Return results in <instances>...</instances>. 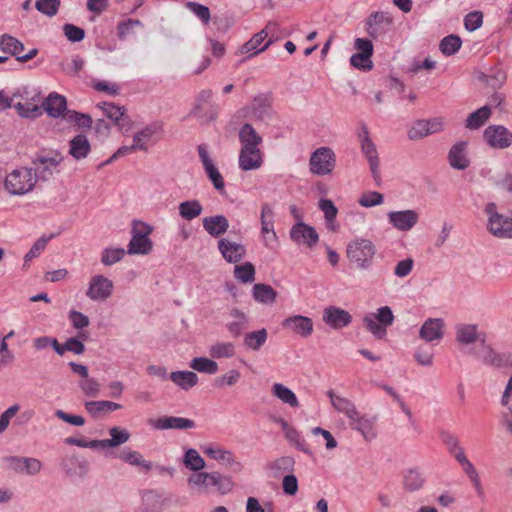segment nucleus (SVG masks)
Instances as JSON below:
<instances>
[{"instance_id": "6e6d98bb", "label": "nucleus", "mask_w": 512, "mask_h": 512, "mask_svg": "<svg viewBox=\"0 0 512 512\" xmlns=\"http://www.w3.org/2000/svg\"><path fill=\"white\" fill-rule=\"evenodd\" d=\"M213 358H231L235 355V346L231 342H218L210 347Z\"/></svg>"}, {"instance_id": "680f3d73", "label": "nucleus", "mask_w": 512, "mask_h": 512, "mask_svg": "<svg viewBox=\"0 0 512 512\" xmlns=\"http://www.w3.org/2000/svg\"><path fill=\"white\" fill-rule=\"evenodd\" d=\"M186 8L189 9L201 22L207 25L211 20L210 9L197 2H187Z\"/></svg>"}, {"instance_id": "8fccbe9b", "label": "nucleus", "mask_w": 512, "mask_h": 512, "mask_svg": "<svg viewBox=\"0 0 512 512\" xmlns=\"http://www.w3.org/2000/svg\"><path fill=\"white\" fill-rule=\"evenodd\" d=\"M189 366L200 373L213 375L218 372L217 362L206 357H196L192 359Z\"/></svg>"}, {"instance_id": "6ab92c4d", "label": "nucleus", "mask_w": 512, "mask_h": 512, "mask_svg": "<svg viewBox=\"0 0 512 512\" xmlns=\"http://www.w3.org/2000/svg\"><path fill=\"white\" fill-rule=\"evenodd\" d=\"M392 24V18L387 12L372 13L366 20V30L370 37L377 38Z\"/></svg>"}, {"instance_id": "49530a36", "label": "nucleus", "mask_w": 512, "mask_h": 512, "mask_svg": "<svg viewBox=\"0 0 512 512\" xmlns=\"http://www.w3.org/2000/svg\"><path fill=\"white\" fill-rule=\"evenodd\" d=\"M119 457L121 460L129 463L130 465L143 468L145 472H149L152 469V464L145 460L138 451L125 449L120 453Z\"/></svg>"}, {"instance_id": "de8ad7c7", "label": "nucleus", "mask_w": 512, "mask_h": 512, "mask_svg": "<svg viewBox=\"0 0 512 512\" xmlns=\"http://www.w3.org/2000/svg\"><path fill=\"white\" fill-rule=\"evenodd\" d=\"M183 464L189 470L198 473L201 472V470L205 467V460L200 456L196 449L189 448L185 452Z\"/></svg>"}, {"instance_id": "5701e85b", "label": "nucleus", "mask_w": 512, "mask_h": 512, "mask_svg": "<svg viewBox=\"0 0 512 512\" xmlns=\"http://www.w3.org/2000/svg\"><path fill=\"white\" fill-rule=\"evenodd\" d=\"M238 163L239 168L242 171L259 169L263 163V156L260 148H241Z\"/></svg>"}, {"instance_id": "6e6552de", "label": "nucleus", "mask_w": 512, "mask_h": 512, "mask_svg": "<svg viewBox=\"0 0 512 512\" xmlns=\"http://www.w3.org/2000/svg\"><path fill=\"white\" fill-rule=\"evenodd\" d=\"M486 143L494 149H506L512 145V132L503 125H490L483 133Z\"/></svg>"}, {"instance_id": "37998d69", "label": "nucleus", "mask_w": 512, "mask_h": 512, "mask_svg": "<svg viewBox=\"0 0 512 512\" xmlns=\"http://www.w3.org/2000/svg\"><path fill=\"white\" fill-rule=\"evenodd\" d=\"M271 392L273 396L278 398L282 403L289 405L290 407H299L298 399L295 393L281 383H275L272 386Z\"/></svg>"}, {"instance_id": "5fc2aeb1", "label": "nucleus", "mask_w": 512, "mask_h": 512, "mask_svg": "<svg viewBox=\"0 0 512 512\" xmlns=\"http://www.w3.org/2000/svg\"><path fill=\"white\" fill-rule=\"evenodd\" d=\"M136 28H143V23L138 19H126L117 24V36L120 40H125L134 33Z\"/></svg>"}, {"instance_id": "3c124183", "label": "nucleus", "mask_w": 512, "mask_h": 512, "mask_svg": "<svg viewBox=\"0 0 512 512\" xmlns=\"http://www.w3.org/2000/svg\"><path fill=\"white\" fill-rule=\"evenodd\" d=\"M461 45V38L458 35L451 34L440 41L439 49L444 55L451 56L461 48Z\"/></svg>"}, {"instance_id": "7ed1b4c3", "label": "nucleus", "mask_w": 512, "mask_h": 512, "mask_svg": "<svg viewBox=\"0 0 512 512\" xmlns=\"http://www.w3.org/2000/svg\"><path fill=\"white\" fill-rule=\"evenodd\" d=\"M36 184L32 169L20 168L9 173L5 178V188L12 195H24L31 191Z\"/></svg>"}, {"instance_id": "09e8293b", "label": "nucleus", "mask_w": 512, "mask_h": 512, "mask_svg": "<svg viewBox=\"0 0 512 512\" xmlns=\"http://www.w3.org/2000/svg\"><path fill=\"white\" fill-rule=\"evenodd\" d=\"M12 107L16 109L17 113L22 118L35 119L43 113L42 105L39 106L32 102H18L16 104L13 102Z\"/></svg>"}, {"instance_id": "9b49d317", "label": "nucleus", "mask_w": 512, "mask_h": 512, "mask_svg": "<svg viewBox=\"0 0 512 512\" xmlns=\"http://www.w3.org/2000/svg\"><path fill=\"white\" fill-rule=\"evenodd\" d=\"M113 282L103 275H95L90 279L86 296L93 301H105L112 295Z\"/></svg>"}, {"instance_id": "603ef678", "label": "nucleus", "mask_w": 512, "mask_h": 512, "mask_svg": "<svg viewBox=\"0 0 512 512\" xmlns=\"http://www.w3.org/2000/svg\"><path fill=\"white\" fill-rule=\"evenodd\" d=\"M234 277L242 283H251L255 280V267L251 262H245L234 267Z\"/></svg>"}, {"instance_id": "13d9d810", "label": "nucleus", "mask_w": 512, "mask_h": 512, "mask_svg": "<svg viewBox=\"0 0 512 512\" xmlns=\"http://www.w3.org/2000/svg\"><path fill=\"white\" fill-rule=\"evenodd\" d=\"M64 119L68 122H74L80 128H91L93 123L90 115L75 110L66 111Z\"/></svg>"}, {"instance_id": "cd10ccee", "label": "nucleus", "mask_w": 512, "mask_h": 512, "mask_svg": "<svg viewBox=\"0 0 512 512\" xmlns=\"http://www.w3.org/2000/svg\"><path fill=\"white\" fill-rule=\"evenodd\" d=\"M204 230L212 237L218 238L227 232L229 221L224 215H214L203 218Z\"/></svg>"}, {"instance_id": "f704fd0d", "label": "nucleus", "mask_w": 512, "mask_h": 512, "mask_svg": "<svg viewBox=\"0 0 512 512\" xmlns=\"http://www.w3.org/2000/svg\"><path fill=\"white\" fill-rule=\"evenodd\" d=\"M327 395L330 398L333 408L337 412L345 414L349 419L353 418L358 412L355 405L349 399L335 395L332 390H329Z\"/></svg>"}, {"instance_id": "72a5a7b5", "label": "nucleus", "mask_w": 512, "mask_h": 512, "mask_svg": "<svg viewBox=\"0 0 512 512\" xmlns=\"http://www.w3.org/2000/svg\"><path fill=\"white\" fill-rule=\"evenodd\" d=\"M425 477L418 468H410L403 472V486L409 492L418 491L423 487Z\"/></svg>"}, {"instance_id": "a211bd4d", "label": "nucleus", "mask_w": 512, "mask_h": 512, "mask_svg": "<svg viewBox=\"0 0 512 512\" xmlns=\"http://www.w3.org/2000/svg\"><path fill=\"white\" fill-rule=\"evenodd\" d=\"M218 250L228 263H238L246 255V248L244 245L230 241L226 238H221L218 241Z\"/></svg>"}, {"instance_id": "f257e3e1", "label": "nucleus", "mask_w": 512, "mask_h": 512, "mask_svg": "<svg viewBox=\"0 0 512 512\" xmlns=\"http://www.w3.org/2000/svg\"><path fill=\"white\" fill-rule=\"evenodd\" d=\"M376 254L375 245L368 239H356L347 246L348 260L359 270H367L373 263Z\"/></svg>"}, {"instance_id": "b1692460", "label": "nucleus", "mask_w": 512, "mask_h": 512, "mask_svg": "<svg viewBox=\"0 0 512 512\" xmlns=\"http://www.w3.org/2000/svg\"><path fill=\"white\" fill-rule=\"evenodd\" d=\"M456 340L463 345H470L475 342H486V334L478 332L477 326L473 324H459L456 326Z\"/></svg>"}, {"instance_id": "4468645a", "label": "nucleus", "mask_w": 512, "mask_h": 512, "mask_svg": "<svg viewBox=\"0 0 512 512\" xmlns=\"http://www.w3.org/2000/svg\"><path fill=\"white\" fill-rule=\"evenodd\" d=\"M197 150L204 170L208 178L213 183L214 188L218 191H222L225 186L224 179L220 174L219 170L217 169V167L214 165L208 153L207 146L205 144H201L198 146Z\"/></svg>"}, {"instance_id": "864d4df0", "label": "nucleus", "mask_w": 512, "mask_h": 512, "mask_svg": "<svg viewBox=\"0 0 512 512\" xmlns=\"http://www.w3.org/2000/svg\"><path fill=\"white\" fill-rule=\"evenodd\" d=\"M110 439H106V444L108 448L118 447L124 443H126L130 438V433L127 429L120 428L118 426H114L109 429Z\"/></svg>"}, {"instance_id": "2eb2a0df", "label": "nucleus", "mask_w": 512, "mask_h": 512, "mask_svg": "<svg viewBox=\"0 0 512 512\" xmlns=\"http://www.w3.org/2000/svg\"><path fill=\"white\" fill-rule=\"evenodd\" d=\"M148 423L156 430H186L195 427L193 420L176 416H162L157 419H149Z\"/></svg>"}, {"instance_id": "ea45409f", "label": "nucleus", "mask_w": 512, "mask_h": 512, "mask_svg": "<svg viewBox=\"0 0 512 512\" xmlns=\"http://www.w3.org/2000/svg\"><path fill=\"white\" fill-rule=\"evenodd\" d=\"M172 382L183 390H189L198 383V376L192 371H175L169 376Z\"/></svg>"}, {"instance_id": "f8f14e48", "label": "nucleus", "mask_w": 512, "mask_h": 512, "mask_svg": "<svg viewBox=\"0 0 512 512\" xmlns=\"http://www.w3.org/2000/svg\"><path fill=\"white\" fill-rule=\"evenodd\" d=\"M104 115L114 122L122 132H128L131 128V120L126 116V108L110 102L97 104Z\"/></svg>"}, {"instance_id": "423d86ee", "label": "nucleus", "mask_w": 512, "mask_h": 512, "mask_svg": "<svg viewBox=\"0 0 512 512\" xmlns=\"http://www.w3.org/2000/svg\"><path fill=\"white\" fill-rule=\"evenodd\" d=\"M445 119L443 117H433L430 119H419L413 123L407 132L410 140H420L429 135L440 133L445 129Z\"/></svg>"}, {"instance_id": "4d7b16f0", "label": "nucleus", "mask_w": 512, "mask_h": 512, "mask_svg": "<svg viewBox=\"0 0 512 512\" xmlns=\"http://www.w3.org/2000/svg\"><path fill=\"white\" fill-rule=\"evenodd\" d=\"M191 487H197L200 491L206 492L211 487L210 472H198L191 474L188 479Z\"/></svg>"}, {"instance_id": "f03ea898", "label": "nucleus", "mask_w": 512, "mask_h": 512, "mask_svg": "<svg viewBox=\"0 0 512 512\" xmlns=\"http://www.w3.org/2000/svg\"><path fill=\"white\" fill-rule=\"evenodd\" d=\"M394 314L390 307L382 306L376 313H368L363 317L365 328L377 339H383L387 334V327L394 322Z\"/></svg>"}, {"instance_id": "0eeeda50", "label": "nucleus", "mask_w": 512, "mask_h": 512, "mask_svg": "<svg viewBox=\"0 0 512 512\" xmlns=\"http://www.w3.org/2000/svg\"><path fill=\"white\" fill-rule=\"evenodd\" d=\"M61 161L62 157L60 154H55L54 156L39 155L34 158L30 169H32L36 182L50 180Z\"/></svg>"}, {"instance_id": "dca6fc26", "label": "nucleus", "mask_w": 512, "mask_h": 512, "mask_svg": "<svg viewBox=\"0 0 512 512\" xmlns=\"http://www.w3.org/2000/svg\"><path fill=\"white\" fill-rule=\"evenodd\" d=\"M323 322L333 329H342L352 322L351 314L339 307L328 306L323 311Z\"/></svg>"}, {"instance_id": "58836bf2", "label": "nucleus", "mask_w": 512, "mask_h": 512, "mask_svg": "<svg viewBox=\"0 0 512 512\" xmlns=\"http://www.w3.org/2000/svg\"><path fill=\"white\" fill-rule=\"evenodd\" d=\"M229 314L233 320L227 324V329L234 337H238L247 328L248 317L238 308H233Z\"/></svg>"}, {"instance_id": "052dcab7", "label": "nucleus", "mask_w": 512, "mask_h": 512, "mask_svg": "<svg viewBox=\"0 0 512 512\" xmlns=\"http://www.w3.org/2000/svg\"><path fill=\"white\" fill-rule=\"evenodd\" d=\"M60 4V0H36L35 8L40 13L48 17H53L57 14Z\"/></svg>"}, {"instance_id": "c756f323", "label": "nucleus", "mask_w": 512, "mask_h": 512, "mask_svg": "<svg viewBox=\"0 0 512 512\" xmlns=\"http://www.w3.org/2000/svg\"><path fill=\"white\" fill-rule=\"evenodd\" d=\"M350 426L352 429L361 433L365 440L371 441L376 437V432L373 427V421L359 412L353 418H350Z\"/></svg>"}, {"instance_id": "0e129e2a", "label": "nucleus", "mask_w": 512, "mask_h": 512, "mask_svg": "<svg viewBox=\"0 0 512 512\" xmlns=\"http://www.w3.org/2000/svg\"><path fill=\"white\" fill-rule=\"evenodd\" d=\"M286 438L291 443H293L296 446V448L299 449L300 451H302L308 455L312 454L309 445L307 444L305 439H303L300 436V434L298 433V431L295 428L286 430Z\"/></svg>"}, {"instance_id": "e433bc0d", "label": "nucleus", "mask_w": 512, "mask_h": 512, "mask_svg": "<svg viewBox=\"0 0 512 512\" xmlns=\"http://www.w3.org/2000/svg\"><path fill=\"white\" fill-rule=\"evenodd\" d=\"M153 249V243L149 237L132 235L128 244L127 253L130 255L141 254L147 255Z\"/></svg>"}, {"instance_id": "2f4dec72", "label": "nucleus", "mask_w": 512, "mask_h": 512, "mask_svg": "<svg viewBox=\"0 0 512 512\" xmlns=\"http://www.w3.org/2000/svg\"><path fill=\"white\" fill-rule=\"evenodd\" d=\"M239 141L241 148H259L263 140L250 123H245L239 130Z\"/></svg>"}, {"instance_id": "bb28decb", "label": "nucleus", "mask_w": 512, "mask_h": 512, "mask_svg": "<svg viewBox=\"0 0 512 512\" xmlns=\"http://www.w3.org/2000/svg\"><path fill=\"white\" fill-rule=\"evenodd\" d=\"M488 229L498 238H512V218L502 214L489 217Z\"/></svg>"}, {"instance_id": "473e14b6", "label": "nucleus", "mask_w": 512, "mask_h": 512, "mask_svg": "<svg viewBox=\"0 0 512 512\" xmlns=\"http://www.w3.org/2000/svg\"><path fill=\"white\" fill-rule=\"evenodd\" d=\"M85 409L86 411L93 417V418H99L102 414L116 411L122 408V405L107 401V400H100V401H87L85 402Z\"/></svg>"}, {"instance_id": "1a4fd4ad", "label": "nucleus", "mask_w": 512, "mask_h": 512, "mask_svg": "<svg viewBox=\"0 0 512 512\" xmlns=\"http://www.w3.org/2000/svg\"><path fill=\"white\" fill-rule=\"evenodd\" d=\"M290 238L297 245H305L308 248H313L319 241V235L314 227L298 221L290 229Z\"/></svg>"}, {"instance_id": "4c0bfd02", "label": "nucleus", "mask_w": 512, "mask_h": 512, "mask_svg": "<svg viewBox=\"0 0 512 512\" xmlns=\"http://www.w3.org/2000/svg\"><path fill=\"white\" fill-rule=\"evenodd\" d=\"M491 116V108L488 105L482 106L476 111L470 113L465 121V127L470 130H476L482 127Z\"/></svg>"}, {"instance_id": "a19ab883", "label": "nucleus", "mask_w": 512, "mask_h": 512, "mask_svg": "<svg viewBox=\"0 0 512 512\" xmlns=\"http://www.w3.org/2000/svg\"><path fill=\"white\" fill-rule=\"evenodd\" d=\"M0 50L15 56L18 61V57L24 51V44L9 34H3L0 36Z\"/></svg>"}, {"instance_id": "4be33fe9", "label": "nucleus", "mask_w": 512, "mask_h": 512, "mask_svg": "<svg viewBox=\"0 0 512 512\" xmlns=\"http://www.w3.org/2000/svg\"><path fill=\"white\" fill-rule=\"evenodd\" d=\"M245 110L255 120L263 121L270 118L272 116L270 97L263 94L256 96Z\"/></svg>"}, {"instance_id": "c9c22d12", "label": "nucleus", "mask_w": 512, "mask_h": 512, "mask_svg": "<svg viewBox=\"0 0 512 512\" xmlns=\"http://www.w3.org/2000/svg\"><path fill=\"white\" fill-rule=\"evenodd\" d=\"M252 296L258 303L271 305L276 301L277 292L268 284L256 283L252 289Z\"/></svg>"}, {"instance_id": "c03bdc74", "label": "nucleus", "mask_w": 512, "mask_h": 512, "mask_svg": "<svg viewBox=\"0 0 512 512\" xmlns=\"http://www.w3.org/2000/svg\"><path fill=\"white\" fill-rule=\"evenodd\" d=\"M210 484L222 495L229 493L234 487V482L230 476L217 471L210 472Z\"/></svg>"}, {"instance_id": "393cba45", "label": "nucleus", "mask_w": 512, "mask_h": 512, "mask_svg": "<svg viewBox=\"0 0 512 512\" xmlns=\"http://www.w3.org/2000/svg\"><path fill=\"white\" fill-rule=\"evenodd\" d=\"M42 109L52 118L60 116L64 118V114L68 111L66 98L63 95L52 92L42 103Z\"/></svg>"}, {"instance_id": "412c9836", "label": "nucleus", "mask_w": 512, "mask_h": 512, "mask_svg": "<svg viewBox=\"0 0 512 512\" xmlns=\"http://www.w3.org/2000/svg\"><path fill=\"white\" fill-rule=\"evenodd\" d=\"M268 37L267 27L262 29L260 32L253 35V37L244 43L236 52L237 55L250 53L248 58L255 56L265 51L272 43V40H268L262 47L260 45Z\"/></svg>"}, {"instance_id": "774afa93", "label": "nucleus", "mask_w": 512, "mask_h": 512, "mask_svg": "<svg viewBox=\"0 0 512 512\" xmlns=\"http://www.w3.org/2000/svg\"><path fill=\"white\" fill-rule=\"evenodd\" d=\"M319 209L324 213V218L328 225L334 222L338 209L330 199H321L319 201Z\"/></svg>"}, {"instance_id": "a18cd8bd", "label": "nucleus", "mask_w": 512, "mask_h": 512, "mask_svg": "<svg viewBox=\"0 0 512 512\" xmlns=\"http://www.w3.org/2000/svg\"><path fill=\"white\" fill-rule=\"evenodd\" d=\"M178 210L179 215L183 219L191 221L202 214L203 207L198 200H189L181 202L178 206Z\"/></svg>"}, {"instance_id": "e2e57ef3", "label": "nucleus", "mask_w": 512, "mask_h": 512, "mask_svg": "<svg viewBox=\"0 0 512 512\" xmlns=\"http://www.w3.org/2000/svg\"><path fill=\"white\" fill-rule=\"evenodd\" d=\"M478 357L486 364L500 366L501 358L500 356L486 343H481V350L478 354Z\"/></svg>"}, {"instance_id": "bf43d9fd", "label": "nucleus", "mask_w": 512, "mask_h": 512, "mask_svg": "<svg viewBox=\"0 0 512 512\" xmlns=\"http://www.w3.org/2000/svg\"><path fill=\"white\" fill-rule=\"evenodd\" d=\"M126 252L123 248H105L102 251L101 263L105 266H111L123 259Z\"/></svg>"}, {"instance_id": "aec40b11", "label": "nucleus", "mask_w": 512, "mask_h": 512, "mask_svg": "<svg viewBox=\"0 0 512 512\" xmlns=\"http://www.w3.org/2000/svg\"><path fill=\"white\" fill-rule=\"evenodd\" d=\"M445 323L441 318H428L421 326L419 337L426 342L439 341L444 336Z\"/></svg>"}, {"instance_id": "a878e982", "label": "nucleus", "mask_w": 512, "mask_h": 512, "mask_svg": "<svg viewBox=\"0 0 512 512\" xmlns=\"http://www.w3.org/2000/svg\"><path fill=\"white\" fill-rule=\"evenodd\" d=\"M467 145L468 143L466 141H459L450 148L448 152V162L452 168L465 170L469 166L470 161L466 153Z\"/></svg>"}, {"instance_id": "9d476101", "label": "nucleus", "mask_w": 512, "mask_h": 512, "mask_svg": "<svg viewBox=\"0 0 512 512\" xmlns=\"http://www.w3.org/2000/svg\"><path fill=\"white\" fill-rule=\"evenodd\" d=\"M203 452L211 459L225 465L230 471L234 473H240L244 469L242 462L238 460L234 453L230 450L220 447L208 446L203 448Z\"/></svg>"}, {"instance_id": "20e7f679", "label": "nucleus", "mask_w": 512, "mask_h": 512, "mask_svg": "<svg viewBox=\"0 0 512 512\" xmlns=\"http://www.w3.org/2000/svg\"><path fill=\"white\" fill-rule=\"evenodd\" d=\"M361 151L365 155L370 172L377 186L381 185L382 177L380 172V161L375 144L369 137V131L366 125H363L359 133Z\"/></svg>"}, {"instance_id": "39448f33", "label": "nucleus", "mask_w": 512, "mask_h": 512, "mask_svg": "<svg viewBox=\"0 0 512 512\" xmlns=\"http://www.w3.org/2000/svg\"><path fill=\"white\" fill-rule=\"evenodd\" d=\"M336 166V155L329 147H320L310 156L309 168L314 175L330 174Z\"/></svg>"}, {"instance_id": "69168bd1", "label": "nucleus", "mask_w": 512, "mask_h": 512, "mask_svg": "<svg viewBox=\"0 0 512 512\" xmlns=\"http://www.w3.org/2000/svg\"><path fill=\"white\" fill-rule=\"evenodd\" d=\"M295 461L290 456H282L268 464V468L275 474L280 471H292Z\"/></svg>"}, {"instance_id": "79ce46f5", "label": "nucleus", "mask_w": 512, "mask_h": 512, "mask_svg": "<svg viewBox=\"0 0 512 512\" xmlns=\"http://www.w3.org/2000/svg\"><path fill=\"white\" fill-rule=\"evenodd\" d=\"M268 332L265 328L248 332L243 339V345L252 351H258L266 343Z\"/></svg>"}, {"instance_id": "338daca9", "label": "nucleus", "mask_w": 512, "mask_h": 512, "mask_svg": "<svg viewBox=\"0 0 512 512\" xmlns=\"http://www.w3.org/2000/svg\"><path fill=\"white\" fill-rule=\"evenodd\" d=\"M384 196L380 192L370 191L363 193L359 198L358 202L362 207H373L382 204Z\"/></svg>"}, {"instance_id": "ddd939ff", "label": "nucleus", "mask_w": 512, "mask_h": 512, "mask_svg": "<svg viewBox=\"0 0 512 512\" xmlns=\"http://www.w3.org/2000/svg\"><path fill=\"white\" fill-rule=\"evenodd\" d=\"M389 223L399 231H410L419 221V214L412 209L391 211L387 214Z\"/></svg>"}, {"instance_id": "f3484780", "label": "nucleus", "mask_w": 512, "mask_h": 512, "mask_svg": "<svg viewBox=\"0 0 512 512\" xmlns=\"http://www.w3.org/2000/svg\"><path fill=\"white\" fill-rule=\"evenodd\" d=\"M281 325L284 329L303 338H307L313 333V321L306 316L294 315L287 317L282 321Z\"/></svg>"}, {"instance_id": "c85d7f7f", "label": "nucleus", "mask_w": 512, "mask_h": 512, "mask_svg": "<svg viewBox=\"0 0 512 512\" xmlns=\"http://www.w3.org/2000/svg\"><path fill=\"white\" fill-rule=\"evenodd\" d=\"M274 214L268 204H264L261 209V233L265 239V245L268 246L270 240L277 242L278 237L274 230Z\"/></svg>"}, {"instance_id": "7c9ffc66", "label": "nucleus", "mask_w": 512, "mask_h": 512, "mask_svg": "<svg viewBox=\"0 0 512 512\" xmlns=\"http://www.w3.org/2000/svg\"><path fill=\"white\" fill-rule=\"evenodd\" d=\"M90 151V142L83 134H78L69 141V154L76 160L86 158Z\"/></svg>"}]
</instances>
